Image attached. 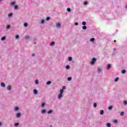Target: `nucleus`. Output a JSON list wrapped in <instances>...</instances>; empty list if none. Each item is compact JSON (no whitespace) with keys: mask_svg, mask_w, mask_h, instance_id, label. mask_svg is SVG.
Wrapping results in <instances>:
<instances>
[{"mask_svg":"<svg viewBox=\"0 0 127 127\" xmlns=\"http://www.w3.org/2000/svg\"><path fill=\"white\" fill-rule=\"evenodd\" d=\"M64 92V90H63V89L60 90V93L59 94V95L58 96L59 100H60L62 98V95H63Z\"/></svg>","mask_w":127,"mask_h":127,"instance_id":"obj_1","label":"nucleus"},{"mask_svg":"<svg viewBox=\"0 0 127 127\" xmlns=\"http://www.w3.org/2000/svg\"><path fill=\"white\" fill-rule=\"evenodd\" d=\"M34 44H36V42H35V43H34Z\"/></svg>","mask_w":127,"mask_h":127,"instance_id":"obj_50","label":"nucleus"},{"mask_svg":"<svg viewBox=\"0 0 127 127\" xmlns=\"http://www.w3.org/2000/svg\"><path fill=\"white\" fill-rule=\"evenodd\" d=\"M1 126V123L0 122V127Z\"/></svg>","mask_w":127,"mask_h":127,"instance_id":"obj_48","label":"nucleus"},{"mask_svg":"<svg viewBox=\"0 0 127 127\" xmlns=\"http://www.w3.org/2000/svg\"><path fill=\"white\" fill-rule=\"evenodd\" d=\"M61 25V24H60V23H57V24H56L57 27H60Z\"/></svg>","mask_w":127,"mask_h":127,"instance_id":"obj_5","label":"nucleus"},{"mask_svg":"<svg viewBox=\"0 0 127 127\" xmlns=\"http://www.w3.org/2000/svg\"><path fill=\"white\" fill-rule=\"evenodd\" d=\"M72 80V77H69L67 78V81H71Z\"/></svg>","mask_w":127,"mask_h":127,"instance_id":"obj_19","label":"nucleus"},{"mask_svg":"<svg viewBox=\"0 0 127 127\" xmlns=\"http://www.w3.org/2000/svg\"><path fill=\"white\" fill-rule=\"evenodd\" d=\"M51 113H52V110H49V111L48 112V114H51Z\"/></svg>","mask_w":127,"mask_h":127,"instance_id":"obj_39","label":"nucleus"},{"mask_svg":"<svg viewBox=\"0 0 127 127\" xmlns=\"http://www.w3.org/2000/svg\"><path fill=\"white\" fill-rule=\"evenodd\" d=\"M93 106L94 107V108H96V107H97V103H94L93 104Z\"/></svg>","mask_w":127,"mask_h":127,"instance_id":"obj_32","label":"nucleus"},{"mask_svg":"<svg viewBox=\"0 0 127 127\" xmlns=\"http://www.w3.org/2000/svg\"><path fill=\"white\" fill-rule=\"evenodd\" d=\"M114 42H117V41L116 40H114Z\"/></svg>","mask_w":127,"mask_h":127,"instance_id":"obj_49","label":"nucleus"},{"mask_svg":"<svg viewBox=\"0 0 127 127\" xmlns=\"http://www.w3.org/2000/svg\"><path fill=\"white\" fill-rule=\"evenodd\" d=\"M50 127H52V126L51 125V126H50Z\"/></svg>","mask_w":127,"mask_h":127,"instance_id":"obj_51","label":"nucleus"},{"mask_svg":"<svg viewBox=\"0 0 127 127\" xmlns=\"http://www.w3.org/2000/svg\"><path fill=\"white\" fill-rule=\"evenodd\" d=\"M82 25H86V22L85 21L82 22Z\"/></svg>","mask_w":127,"mask_h":127,"instance_id":"obj_35","label":"nucleus"},{"mask_svg":"<svg viewBox=\"0 0 127 127\" xmlns=\"http://www.w3.org/2000/svg\"><path fill=\"white\" fill-rule=\"evenodd\" d=\"M110 68H111V64H108L107 67V70H109V69H110Z\"/></svg>","mask_w":127,"mask_h":127,"instance_id":"obj_8","label":"nucleus"},{"mask_svg":"<svg viewBox=\"0 0 127 127\" xmlns=\"http://www.w3.org/2000/svg\"><path fill=\"white\" fill-rule=\"evenodd\" d=\"M1 87H5V84L3 82L1 83Z\"/></svg>","mask_w":127,"mask_h":127,"instance_id":"obj_9","label":"nucleus"},{"mask_svg":"<svg viewBox=\"0 0 127 127\" xmlns=\"http://www.w3.org/2000/svg\"><path fill=\"white\" fill-rule=\"evenodd\" d=\"M75 25H78V23L77 22H75Z\"/></svg>","mask_w":127,"mask_h":127,"instance_id":"obj_45","label":"nucleus"},{"mask_svg":"<svg viewBox=\"0 0 127 127\" xmlns=\"http://www.w3.org/2000/svg\"><path fill=\"white\" fill-rule=\"evenodd\" d=\"M84 5H87L88 4V2L87 1H84L83 3Z\"/></svg>","mask_w":127,"mask_h":127,"instance_id":"obj_21","label":"nucleus"},{"mask_svg":"<svg viewBox=\"0 0 127 127\" xmlns=\"http://www.w3.org/2000/svg\"><path fill=\"white\" fill-rule=\"evenodd\" d=\"M123 103H124V105H127V101H124Z\"/></svg>","mask_w":127,"mask_h":127,"instance_id":"obj_38","label":"nucleus"},{"mask_svg":"<svg viewBox=\"0 0 127 127\" xmlns=\"http://www.w3.org/2000/svg\"><path fill=\"white\" fill-rule=\"evenodd\" d=\"M24 26H25V27H27V23H24Z\"/></svg>","mask_w":127,"mask_h":127,"instance_id":"obj_36","label":"nucleus"},{"mask_svg":"<svg viewBox=\"0 0 127 127\" xmlns=\"http://www.w3.org/2000/svg\"><path fill=\"white\" fill-rule=\"evenodd\" d=\"M114 123H118V121L117 120H114Z\"/></svg>","mask_w":127,"mask_h":127,"instance_id":"obj_46","label":"nucleus"},{"mask_svg":"<svg viewBox=\"0 0 127 127\" xmlns=\"http://www.w3.org/2000/svg\"><path fill=\"white\" fill-rule=\"evenodd\" d=\"M125 114V112H122L121 113H120V115L123 116H124V114Z\"/></svg>","mask_w":127,"mask_h":127,"instance_id":"obj_27","label":"nucleus"},{"mask_svg":"<svg viewBox=\"0 0 127 127\" xmlns=\"http://www.w3.org/2000/svg\"><path fill=\"white\" fill-rule=\"evenodd\" d=\"M63 89H66V87L65 86H63Z\"/></svg>","mask_w":127,"mask_h":127,"instance_id":"obj_44","label":"nucleus"},{"mask_svg":"<svg viewBox=\"0 0 127 127\" xmlns=\"http://www.w3.org/2000/svg\"><path fill=\"white\" fill-rule=\"evenodd\" d=\"M32 56H33V57L35 56V54H32Z\"/></svg>","mask_w":127,"mask_h":127,"instance_id":"obj_47","label":"nucleus"},{"mask_svg":"<svg viewBox=\"0 0 127 127\" xmlns=\"http://www.w3.org/2000/svg\"><path fill=\"white\" fill-rule=\"evenodd\" d=\"M49 19H50V17H47L46 19V20H49Z\"/></svg>","mask_w":127,"mask_h":127,"instance_id":"obj_41","label":"nucleus"},{"mask_svg":"<svg viewBox=\"0 0 127 127\" xmlns=\"http://www.w3.org/2000/svg\"><path fill=\"white\" fill-rule=\"evenodd\" d=\"M16 116L17 118H19L20 117V113H17Z\"/></svg>","mask_w":127,"mask_h":127,"instance_id":"obj_12","label":"nucleus"},{"mask_svg":"<svg viewBox=\"0 0 127 127\" xmlns=\"http://www.w3.org/2000/svg\"><path fill=\"white\" fill-rule=\"evenodd\" d=\"M7 89H8L9 91L11 89V86L10 85H9L7 87Z\"/></svg>","mask_w":127,"mask_h":127,"instance_id":"obj_3","label":"nucleus"},{"mask_svg":"<svg viewBox=\"0 0 127 127\" xmlns=\"http://www.w3.org/2000/svg\"><path fill=\"white\" fill-rule=\"evenodd\" d=\"M112 109H113V106H110L108 107V110H112Z\"/></svg>","mask_w":127,"mask_h":127,"instance_id":"obj_16","label":"nucleus"},{"mask_svg":"<svg viewBox=\"0 0 127 127\" xmlns=\"http://www.w3.org/2000/svg\"><path fill=\"white\" fill-rule=\"evenodd\" d=\"M12 15V13H10L8 15V17H10Z\"/></svg>","mask_w":127,"mask_h":127,"instance_id":"obj_34","label":"nucleus"},{"mask_svg":"<svg viewBox=\"0 0 127 127\" xmlns=\"http://www.w3.org/2000/svg\"><path fill=\"white\" fill-rule=\"evenodd\" d=\"M51 84V81H49L47 82V85H50Z\"/></svg>","mask_w":127,"mask_h":127,"instance_id":"obj_23","label":"nucleus"},{"mask_svg":"<svg viewBox=\"0 0 127 127\" xmlns=\"http://www.w3.org/2000/svg\"><path fill=\"white\" fill-rule=\"evenodd\" d=\"M126 7H127V6H126Z\"/></svg>","mask_w":127,"mask_h":127,"instance_id":"obj_53","label":"nucleus"},{"mask_svg":"<svg viewBox=\"0 0 127 127\" xmlns=\"http://www.w3.org/2000/svg\"><path fill=\"white\" fill-rule=\"evenodd\" d=\"M119 81V77H116L115 80V82H118Z\"/></svg>","mask_w":127,"mask_h":127,"instance_id":"obj_22","label":"nucleus"},{"mask_svg":"<svg viewBox=\"0 0 127 127\" xmlns=\"http://www.w3.org/2000/svg\"><path fill=\"white\" fill-rule=\"evenodd\" d=\"M18 7V6L17 5H15V6H14V9H17Z\"/></svg>","mask_w":127,"mask_h":127,"instance_id":"obj_30","label":"nucleus"},{"mask_svg":"<svg viewBox=\"0 0 127 127\" xmlns=\"http://www.w3.org/2000/svg\"><path fill=\"white\" fill-rule=\"evenodd\" d=\"M90 41H91V42L95 41V38H92L90 39Z\"/></svg>","mask_w":127,"mask_h":127,"instance_id":"obj_10","label":"nucleus"},{"mask_svg":"<svg viewBox=\"0 0 127 127\" xmlns=\"http://www.w3.org/2000/svg\"><path fill=\"white\" fill-rule=\"evenodd\" d=\"M67 11L70 12L71 11V9L69 7H68L67 8Z\"/></svg>","mask_w":127,"mask_h":127,"instance_id":"obj_33","label":"nucleus"},{"mask_svg":"<svg viewBox=\"0 0 127 127\" xmlns=\"http://www.w3.org/2000/svg\"><path fill=\"white\" fill-rule=\"evenodd\" d=\"M50 45H51V46H53V45H55V42H52L50 43Z\"/></svg>","mask_w":127,"mask_h":127,"instance_id":"obj_4","label":"nucleus"},{"mask_svg":"<svg viewBox=\"0 0 127 127\" xmlns=\"http://www.w3.org/2000/svg\"><path fill=\"white\" fill-rule=\"evenodd\" d=\"M33 93H34V94H35V95H36V94H37V93H38L37 90L34 89V91H33Z\"/></svg>","mask_w":127,"mask_h":127,"instance_id":"obj_6","label":"nucleus"},{"mask_svg":"<svg viewBox=\"0 0 127 127\" xmlns=\"http://www.w3.org/2000/svg\"><path fill=\"white\" fill-rule=\"evenodd\" d=\"M68 61H72V57H68Z\"/></svg>","mask_w":127,"mask_h":127,"instance_id":"obj_25","label":"nucleus"},{"mask_svg":"<svg viewBox=\"0 0 127 127\" xmlns=\"http://www.w3.org/2000/svg\"><path fill=\"white\" fill-rule=\"evenodd\" d=\"M15 38L16 39H18V38H19V36L18 35H16Z\"/></svg>","mask_w":127,"mask_h":127,"instance_id":"obj_29","label":"nucleus"},{"mask_svg":"<svg viewBox=\"0 0 127 127\" xmlns=\"http://www.w3.org/2000/svg\"><path fill=\"white\" fill-rule=\"evenodd\" d=\"M102 71V69L100 68H99L98 69L97 72H98V73H99V72H101Z\"/></svg>","mask_w":127,"mask_h":127,"instance_id":"obj_26","label":"nucleus"},{"mask_svg":"<svg viewBox=\"0 0 127 127\" xmlns=\"http://www.w3.org/2000/svg\"><path fill=\"white\" fill-rule=\"evenodd\" d=\"M41 23H44V20H42Z\"/></svg>","mask_w":127,"mask_h":127,"instance_id":"obj_43","label":"nucleus"},{"mask_svg":"<svg viewBox=\"0 0 127 127\" xmlns=\"http://www.w3.org/2000/svg\"><path fill=\"white\" fill-rule=\"evenodd\" d=\"M18 125H19V124H18V123H15L14 124L15 127H17L18 126Z\"/></svg>","mask_w":127,"mask_h":127,"instance_id":"obj_37","label":"nucleus"},{"mask_svg":"<svg viewBox=\"0 0 127 127\" xmlns=\"http://www.w3.org/2000/svg\"><path fill=\"white\" fill-rule=\"evenodd\" d=\"M126 70L123 69V70H122L121 73L122 74H126Z\"/></svg>","mask_w":127,"mask_h":127,"instance_id":"obj_7","label":"nucleus"},{"mask_svg":"<svg viewBox=\"0 0 127 127\" xmlns=\"http://www.w3.org/2000/svg\"><path fill=\"white\" fill-rule=\"evenodd\" d=\"M10 26L9 25H6V28L7 29H9Z\"/></svg>","mask_w":127,"mask_h":127,"instance_id":"obj_31","label":"nucleus"},{"mask_svg":"<svg viewBox=\"0 0 127 127\" xmlns=\"http://www.w3.org/2000/svg\"><path fill=\"white\" fill-rule=\"evenodd\" d=\"M2 0H0V1H1Z\"/></svg>","mask_w":127,"mask_h":127,"instance_id":"obj_52","label":"nucleus"},{"mask_svg":"<svg viewBox=\"0 0 127 127\" xmlns=\"http://www.w3.org/2000/svg\"><path fill=\"white\" fill-rule=\"evenodd\" d=\"M1 40L2 41L5 40V37H2L1 39Z\"/></svg>","mask_w":127,"mask_h":127,"instance_id":"obj_24","label":"nucleus"},{"mask_svg":"<svg viewBox=\"0 0 127 127\" xmlns=\"http://www.w3.org/2000/svg\"><path fill=\"white\" fill-rule=\"evenodd\" d=\"M46 112V110H42V111H41V113H42V114H45V112Z\"/></svg>","mask_w":127,"mask_h":127,"instance_id":"obj_11","label":"nucleus"},{"mask_svg":"<svg viewBox=\"0 0 127 127\" xmlns=\"http://www.w3.org/2000/svg\"><path fill=\"white\" fill-rule=\"evenodd\" d=\"M15 4V2H11L10 5H14Z\"/></svg>","mask_w":127,"mask_h":127,"instance_id":"obj_13","label":"nucleus"},{"mask_svg":"<svg viewBox=\"0 0 127 127\" xmlns=\"http://www.w3.org/2000/svg\"><path fill=\"white\" fill-rule=\"evenodd\" d=\"M106 126L108 127H111V124L108 123Z\"/></svg>","mask_w":127,"mask_h":127,"instance_id":"obj_28","label":"nucleus"},{"mask_svg":"<svg viewBox=\"0 0 127 127\" xmlns=\"http://www.w3.org/2000/svg\"><path fill=\"white\" fill-rule=\"evenodd\" d=\"M35 82L36 84H38V80H36Z\"/></svg>","mask_w":127,"mask_h":127,"instance_id":"obj_42","label":"nucleus"},{"mask_svg":"<svg viewBox=\"0 0 127 127\" xmlns=\"http://www.w3.org/2000/svg\"><path fill=\"white\" fill-rule=\"evenodd\" d=\"M82 29L84 30L87 29V26H82Z\"/></svg>","mask_w":127,"mask_h":127,"instance_id":"obj_18","label":"nucleus"},{"mask_svg":"<svg viewBox=\"0 0 127 127\" xmlns=\"http://www.w3.org/2000/svg\"><path fill=\"white\" fill-rule=\"evenodd\" d=\"M100 115H104V110L100 111Z\"/></svg>","mask_w":127,"mask_h":127,"instance_id":"obj_17","label":"nucleus"},{"mask_svg":"<svg viewBox=\"0 0 127 127\" xmlns=\"http://www.w3.org/2000/svg\"><path fill=\"white\" fill-rule=\"evenodd\" d=\"M96 61V58H93L92 61L90 62V64L91 65H94Z\"/></svg>","mask_w":127,"mask_h":127,"instance_id":"obj_2","label":"nucleus"},{"mask_svg":"<svg viewBox=\"0 0 127 127\" xmlns=\"http://www.w3.org/2000/svg\"><path fill=\"white\" fill-rule=\"evenodd\" d=\"M19 110V108L18 107H15L14 110L15 111H18Z\"/></svg>","mask_w":127,"mask_h":127,"instance_id":"obj_20","label":"nucleus"},{"mask_svg":"<svg viewBox=\"0 0 127 127\" xmlns=\"http://www.w3.org/2000/svg\"><path fill=\"white\" fill-rule=\"evenodd\" d=\"M44 106H45V103L43 102V103H42V104H41V107H42V108H43V107H44Z\"/></svg>","mask_w":127,"mask_h":127,"instance_id":"obj_15","label":"nucleus"},{"mask_svg":"<svg viewBox=\"0 0 127 127\" xmlns=\"http://www.w3.org/2000/svg\"><path fill=\"white\" fill-rule=\"evenodd\" d=\"M25 38L26 39H29V38H30V37H29V36H26L25 37Z\"/></svg>","mask_w":127,"mask_h":127,"instance_id":"obj_14","label":"nucleus"},{"mask_svg":"<svg viewBox=\"0 0 127 127\" xmlns=\"http://www.w3.org/2000/svg\"><path fill=\"white\" fill-rule=\"evenodd\" d=\"M66 69H70V66L69 65H66Z\"/></svg>","mask_w":127,"mask_h":127,"instance_id":"obj_40","label":"nucleus"}]
</instances>
